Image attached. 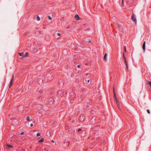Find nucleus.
<instances>
[{"instance_id": "f257e3e1", "label": "nucleus", "mask_w": 151, "mask_h": 151, "mask_svg": "<svg viewBox=\"0 0 151 151\" xmlns=\"http://www.w3.org/2000/svg\"><path fill=\"white\" fill-rule=\"evenodd\" d=\"M14 75H12V78L11 79V81H10V85L9 86V88H10L12 85L13 82L14 81Z\"/></svg>"}, {"instance_id": "f03ea898", "label": "nucleus", "mask_w": 151, "mask_h": 151, "mask_svg": "<svg viewBox=\"0 0 151 151\" xmlns=\"http://www.w3.org/2000/svg\"><path fill=\"white\" fill-rule=\"evenodd\" d=\"M132 20L134 21V22H135V23H137V20L136 17L134 16V14H133L132 15Z\"/></svg>"}, {"instance_id": "7ed1b4c3", "label": "nucleus", "mask_w": 151, "mask_h": 151, "mask_svg": "<svg viewBox=\"0 0 151 151\" xmlns=\"http://www.w3.org/2000/svg\"><path fill=\"white\" fill-rule=\"evenodd\" d=\"M53 101V98H49L47 99V101L49 103H51Z\"/></svg>"}, {"instance_id": "20e7f679", "label": "nucleus", "mask_w": 151, "mask_h": 151, "mask_svg": "<svg viewBox=\"0 0 151 151\" xmlns=\"http://www.w3.org/2000/svg\"><path fill=\"white\" fill-rule=\"evenodd\" d=\"M115 100L116 103L118 107V108L119 109H120V105L119 104V101L117 99H116V100Z\"/></svg>"}, {"instance_id": "39448f33", "label": "nucleus", "mask_w": 151, "mask_h": 151, "mask_svg": "<svg viewBox=\"0 0 151 151\" xmlns=\"http://www.w3.org/2000/svg\"><path fill=\"white\" fill-rule=\"evenodd\" d=\"M81 78L80 77L78 76H76V81L78 82H80L81 81Z\"/></svg>"}, {"instance_id": "423d86ee", "label": "nucleus", "mask_w": 151, "mask_h": 151, "mask_svg": "<svg viewBox=\"0 0 151 151\" xmlns=\"http://www.w3.org/2000/svg\"><path fill=\"white\" fill-rule=\"evenodd\" d=\"M145 43H146L145 42V41L144 42L143 45H142V49H143V50L144 52H145Z\"/></svg>"}, {"instance_id": "0eeeda50", "label": "nucleus", "mask_w": 151, "mask_h": 151, "mask_svg": "<svg viewBox=\"0 0 151 151\" xmlns=\"http://www.w3.org/2000/svg\"><path fill=\"white\" fill-rule=\"evenodd\" d=\"M75 17L76 20H78L79 19V17L78 15L76 14L75 15Z\"/></svg>"}, {"instance_id": "6e6552de", "label": "nucleus", "mask_w": 151, "mask_h": 151, "mask_svg": "<svg viewBox=\"0 0 151 151\" xmlns=\"http://www.w3.org/2000/svg\"><path fill=\"white\" fill-rule=\"evenodd\" d=\"M113 91H114V98H115V100H116V99H117L116 98V93L114 91V88H113Z\"/></svg>"}, {"instance_id": "1a4fd4ad", "label": "nucleus", "mask_w": 151, "mask_h": 151, "mask_svg": "<svg viewBox=\"0 0 151 151\" xmlns=\"http://www.w3.org/2000/svg\"><path fill=\"white\" fill-rule=\"evenodd\" d=\"M37 107V109H40V108H41V105H37V106H36Z\"/></svg>"}, {"instance_id": "9d476101", "label": "nucleus", "mask_w": 151, "mask_h": 151, "mask_svg": "<svg viewBox=\"0 0 151 151\" xmlns=\"http://www.w3.org/2000/svg\"><path fill=\"white\" fill-rule=\"evenodd\" d=\"M107 56V54L106 53H105V55L104 56V58L105 60H107V58H106Z\"/></svg>"}, {"instance_id": "9b49d317", "label": "nucleus", "mask_w": 151, "mask_h": 151, "mask_svg": "<svg viewBox=\"0 0 151 151\" xmlns=\"http://www.w3.org/2000/svg\"><path fill=\"white\" fill-rule=\"evenodd\" d=\"M29 53L28 52H27L25 53L24 55V57H22V58H23L24 57L27 56L29 55Z\"/></svg>"}, {"instance_id": "f8f14e48", "label": "nucleus", "mask_w": 151, "mask_h": 151, "mask_svg": "<svg viewBox=\"0 0 151 151\" xmlns=\"http://www.w3.org/2000/svg\"><path fill=\"white\" fill-rule=\"evenodd\" d=\"M44 140V139L43 138H42L41 139L39 140L38 141L39 143H42V142H43Z\"/></svg>"}, {"instance_id": "ddd939ff", "label": "nucleus", "mask_w": 151, "mask_h": 151, "mask_svg": "<svg viewBox=\"0 0 151 151\" xmlns=\"http://www.w3.org/2000/svg\"><path fill=\"white\" fill-rule=\"evenodd\" d=\"M116 27H118L119 28L121 27V25L120 24H119L117 22L116 23Z\"/></svg>"}, {"instance_id": "4468645a", "label": "nucleus", "mask_w": 151, "mask_h": 151, "mask_svg": "<svg viewBox=\"0 0 151 151\" xmlns=\"http://www.w3.org/2000/svg\"><path fill=\"white\" fill-rule=\"evenodd\" d=\"M19 54L20 56H22V57H24V54L22 52H19Z\"/></svg>"}, {"instance_id": "2eb2a0df", "label": "nucleus", "mask_w": 151, "mask_h": 151, "mask_svg": "<svg viewBox=\"0 0 151 151\" xmlns=\"http://www.w3.org/2000/svg\"><path fill=\"white\" fill-rule=\"evenodd\" d=\"M84 97L82 96H81L78 99V101H81L83 99Z\"/></svg>"}, {"instance_id": "dca6fc26", "label": "nucleus", "mask_w": 151, "mask_h": 151, "mask_svg": "<svg viewBox=\"0 0 151 151\" xmlns=\"http://www.w3.org/2000/svg\"><path fill=\"white\" fill-rule=\"evenodd\" d=\"M7 146L9 147H10V148H12L13 147V146L12 145H7Z\"/></svg>"}, {"instance_id": "f3484780", "label": "nucleus", "mask_w": 151, "mask_h": 151, "mask_svg": "<svg viewBox=\"0 0 151 151\" xmlns=\"http://www.w3.org/2000/svg\"><path fill=\"white\" fill-rule=\"evenodd\" d=\"M123 49H124V52H126V47L125 46H124V47Z\"/></svg>"}, {"instance_id": "a211bd4d", "label": "nucleus", "mask_w": 151, "mask_h": 151, "mask_svg": "<svg viewBox=\"0 0 151 151\" xmlns=\"http://www.w3.org/2000/svg\"><path fill=\"white\" fill-rule=\"evenodd\" d=\"M36 19L37 21H39L40 19V18L38 16H37L36 17Z\"/></svg>"}, {"instance_id": "6ab92c4d", "label": "nucleus", "mask_w": 151, "mask_h": 151, "mask_svg": "<svg viewBox=\"0 0 151 151\" xmlns=\"http://www.w3.org/2000/svg\"><path fill=\"white\" fill-rule=\"evenodd\" d=\"M40 135V133H37V134L36 136L37 137H39Z\"/></svg>"}, {"instance_id": "aec40b11", "label": "nucleus", "mask_w": 151, "mask_h": 151, "mask_svg": "<svg viewBox=\"0 0 151 151\" xmlns=\"http://www.w3.org/2000/svg\"><path fill=\"white\" fill-rule=\"evenodd\" d=\"M29 119H30V118H29V116H28L27 117V118H26V120H27V121H29Z\"/></svg>"}, {"instance_id": "412c9836", "label": "nucleus", "mask_w": 151, "mask_h": 151, "mask_svg": "<svg viewBox=\"0 0 151 151\" xmlns=\"http://www.w3.org/2000/svg\"><path fill=\"white\" fill-rule=\"evenodd\" d=\"M48 18L50 20H51L52 19L51 17L50 16H48Z\"/></svg>"}, {"instance_id": "4be33fe9", "label": "nucleus", "mask_w": 151, "mask_h": 151, "mask_svg": "<svg viewBox=\"0 0 151 151\" xmlns=\"http://www.w3.org/2000/svg\"><path fill=\"white\" fill-rule=\"evenodd\" d=\"M126 65V70H127L128 69V64H125Z\"/></svg>"}, {"instance_id": "5701e85b", "label": "nucleus", "mask_w": 151, "mask_h": 151, "mask_svg": "<svg viewBox=\"0 0 151 151\" xmlns=\"http://www.w3.org/2000/svg\"><path fill=\"white\" fill-rule=\"evenodd\" d=\"M147 111L148 114H150V110L147 109Z\"/></svg>"}, {"instance_id": "b1692460", "label": "nucleus", "mask_w": 151, "mask_h": 151, "mask_svg": "<svg viewBox=\"0 0 151 151\" xmlns=\"http://www.w3.org/2000/svg\"><path fill=\"white\" fill-rule=\"evenodd\" d=\"M150 82H151V81H147V85H150Z\"/></svg>"}, {"instance_id": "393cba45", "label": "nucleus", "mask_w": 151, "mask_h": 151, "mask_svg": "<svg viewBox=\"0 0 151 151\" xmlns=\"http://www.w3.org/2000/svg\"><path fill=\"white\" fill-rule=\"evenodd\" d=\"M122 55H123V58L125 57V54H124V52L123 53V54Z\"/></svg>"}, {"instance_id": "a878e982", "label": "nucleus", "mask_w": 151, "mask_h": 151, "mask_svg": "<svg viewBox=\"0 0 151 151\" xmlns=\"http://www.w3.org/2000/svg\"><path fill=\"white\" fill-rule=\"evenodd\" d=\"M124 4V0H122V5H123Z\"/></svg>"}, {"instance_id": "bb28decb", "label": "nucleus", "mask_w": 151, "mask_h": 151, "mask_svg": "<svg viewBox=\"0 0 151 151\" xmlns=\"http://www.w3.org/2000/svg\"><path fill=\"white\" fill-rule=\"evenodd\" d=\"M57 35L58 36H60L61 35V34L60 33H57Z\"/></svg>"}, {"instance_id": "cd10ccee", "label": "nucleus", "mask_w": 151, "mask_h": 151, "mask_svg": "<svg viewBox=\"0 0 151 151\" xmlns=\"http://www.w3.org/2000/svg\"><path fill=\"white\" fill-rule=\"evenodd\" d=\"M124 61V63H125V64H127V63L126 60Z\"/></svg>"}, {"instance_id": "c85d7f7f", "label": "nucleus", "mask_w": 151, "mask_h": 151, "mask_svg": "<svg viewBox=\"0 0 151 151\" xmlns=\"http://www.w3.org/2000/svg\"><path fill=\"white\" fill-rule=\"evenodd\" d=\"M81 130V129H79L78 130V132H79Z\"/></svg>"}, {"instance_id": "c756f323", "label": "nucleus", "mask_w": 151, "mask_h": 151, "mask_svg": "<svg viewBox=\"0 0 151 151\" xmlns=\"http://www.w3.org/2000/svg\"><path fill=\"white\" fill-rule=\"evenodd\" d=\"M124 58V61L126 60V58L125 57H124V58Z\"/></svg>"}, {"instance_id": "7c9ffc66", "label": "nucleus", "mask_w": 151, "mask_h": 151, "mask_svg": "<svg viewBox=\"0 0 151 151\" xmlns=\"http://www.w3.org/2000/svg\"><path fill=\"white\" fill-rule=\"evenodd\" d=\"M86 76H90V75L88 73H86Z\"/></svg>"}, {"instance_id": "2f4dec72", "label": "nucleus", "mask_w": 151, "mask_h": 151, "mask_svg": "<svg viewBox=\"0 0 151 151\" xmlns=\"http://www.w3.org/2000/svg\"><path fill=\"white\" fill-rule=\"evenodd\" d=\"M71 93V95L72 96H73V95H74V93L73 92H72V93Z\"/></svg>"}, {"instance_id": "473e14b6", "label": "nucleus", "mask_w": 151, "mask_h": 151, "mask_svg": "<svg viewBox=\"0 0 151 151\" xmlns=\"http://www.w3.org/2000/svg\"><path fill=\"white\" fill-rule=\"evenodd\" d=\"M24 134V132H21V133H20V134H22H22Z\"/></svg>"}, {"instance_id": "72a5a7b5", "label": "nucleus", "mask_w": 151, "mask_h": 151, "mask_svg": "<svg viewBox=\"0 0 151 151\" xmlns=\"http://www.w3.org/2000/svg\"><path fill=\"white\" fill-rule=\"evenodd\" d=\"M77 67L78 68H80V65H78L77 66Z\"/></svg>"}, {"instance_id": "f704fd0d", "label": "nucleus", "mask_w": 151, "mask_h": 151, "mask_svg": "<svg viewBox=\"0 0 151 151\" xmlns=\"http://www.w3.org/2000/svg\"><path fill=\"white\" fill-rule=\"evenodd\" d=\"M33 126V124H30V126H31V127H32V126Z\"/></svg>"}, {"instance_id": "c9c22d12", "label": "nucleus", "mask_w": 151, "mask_h": 151, "mask_svg": "<svg viewBox=\"0 0 151 151\" xmlns=\"http://www.w3.org/2000/svg\"><path fill=\"white\" fill-rule=\"evenodd\" d=\"M150 88L151 89V82H150Z\"/></svg>"}, {"instance_id": "e433bc0d", "label": "nucleus", "mask_w": 151, "mask_h": 151, "mask_svg": "<svg viewBox=\"0 0 151 151\" xmlns=\"http://www.w3.org/2000/svg\"><path fill=\"white\" fill-rule=\"evenodd\" d=\"M64 102H62L61 103V105H63V104H64Z\"/></svg>"}, {"instance_id": "4c0bfd02", "label": "nucleus", "mask_w": 151, "mask_h": 151, "mask_svg": "<svg viewBox=\"0 0 151 151\" xmlns=\"http://www.w3.org/2000/svg\"><path fill=\"white\" fill-rule=\"evenodd\" d=\"M61 92V91H59L58 92V94H59V93L60 92Z\"/></svg>"}, {"instance_id": "58836bf2", "label": "nucleus", "mask_w": 151, "mask_h": 151, "mask_svg": "<svg viewBox=\"0 0 151 151\" xmlns=\"http://www.w3.org/2000/svg\"><path fill=\"white\" fill-rule=\"evenodd\" d=\"M51 142H53V143H54V141H53V140H52V141H51Z\"/></svg>"}, {"instance_id": "ea45409f", "label": "nucleus", "mask_w": 151, "mask_h": 151, "mask_svg": "<svg viewBox=\"0 0 151 151\" xmlns=\"http://www.w3.org/2000/svg\"><path fill=\"white\" fill-rule=\"evenodd\" d=\"M90 81V80H88V83H89Z\"/></svg>"}, {"instance_id": "a19ab883", "label": "nucleus", "mask_w": 151, "mask_h": 151, "mask_svg": "<svg viewBox=\"0 0 151 151\" xmlns=\"http://www.w3.org/2000/svg\"><path fill=\"white\" fill-rule=\"evenodd\" d=\"M88 42H89V43H91V40H89Z\"/></svg>"}, {"instance_id": "79ce46f5", "label": "nucleus", "mask_w": 151, "mask_h": 151, "mask_svg": "<svg viewBox=\"0 0 151 151\" xmlns=\"http://www.w3.org/2000/svg\"><path fill=\"white\" fill-rule=\"evenodd\" d=\"M40 80L41 81V83H42V80L41 79H40Z\"/></svg>"}, {"instance_id": "37998d69", "label": "nucleus", "mask_w": 151, "mask_h": 151, "mask_svg": "<svg viewBox=\"0 0 151 151\" xmlns=\"http://www.w3.org/2000/svg\"><path fill=\"white\" fill-rule=\"evenodd\" d=\"M42 98V96H41V97H40L39 98V99H41Z\"/></svg>"}, {"instance_id": "c03bdc74", "label": "nucleus", "mask_w": 151, "mask_h": 151, "mask_svg": "<svg viewBox=\"0 0 151 151\" xmlns=\"http://www.w3.org/2000/svg\"><path fill=\"white\" fill-rule=\"evenodd\" d=\"M46 151H47V150H46Z\"/></svg>"}]
</instances>
